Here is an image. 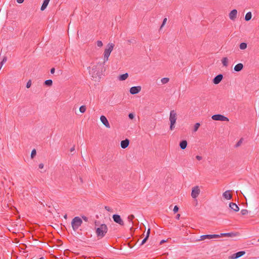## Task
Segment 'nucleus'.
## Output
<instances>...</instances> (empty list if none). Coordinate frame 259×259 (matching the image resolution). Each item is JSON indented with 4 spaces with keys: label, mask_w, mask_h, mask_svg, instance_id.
I'll use <instances>...</instances> for the list:
<instances>
[{
    "label": "nucleus",
    "mask_w": 259,
    "mask_h": 259,
    "mask_svg": "<svg viewBox=\"0 0 259 259\" xmlns=\"http://www.w3.org/2000/svg\"><path fill=\"white\" fill-rule=\"evenodd\" d=\"M108 228L106 224H101L99 227L97 228L96 230V233L97 237L101 239L105 236L106 233L107 232Z\"/></svg>",
    "instance_id": "f257e3e1"
},
{
    "label": "nucleus",
    "mask_w": 259,
    "mask_h": 259,
    "mask_svg": "<svg viewBox=\"0 0 259 259\" xmlns=\"http://www.w3.org/2000/svg\"><path fill=\"white\" fill-rule=\"evenodd\" d=\"M169 119L170 121L169 128L171 131H172L175 127V124L177 119V113L175 110H172L170 111Z\"/></svg>",
    "instance_id": "f03ea898"
},
{
    "label": "nucleus",
    "mask_w": 259,
    "mask_h": 259,
    "mask_svg": "<svg viewBox=\"0 0 259 259\" xmlns=\"http://www.w3.org/2000/svg\"><path fill=\"white\" fill-rule=\"evenodd\" d=\"M82 223V220L78 217H75L71 222V225L74 231H76Z\"/></svg>",
    "instance_id": "7ed1b4c3"
},
{
    "label": "nucleus",
    "mask_w": 259,
    "mask_h": 259,
    "mask_svg": "<svg viewBox=\"0 0 259 259\" xmlns=\"http://www.w3.org/2000/svg\"><path fill=\"white\" fill-rule=\"evenodd\" d=\"M114 45L112 43H109L107 45V48L105 49L104 52V62L108 60V58L110 55L111 52L113 49Z\"/></svg>",
    "instance_id": "20e7f679"
},
{
    "label": "nucleus",
    "mask_w": 259,
    "mask_h": 259,
    "mask_svg": "<svg viewBox=\"0 0 259 259\" xmlns=\"http://www.w3.org/2000/svg\"><path fill=\"white\" fill-rule=\"evenodd\" d=\"M211 118L214 120H218V121H229V119L221 114H215L212 116Z\"/></svg>",
    "instance_id": "39448f33"
},
{
    "label": "nucleus",
    "mask_w": 259,
    "mask_h": 259,
    "mask_svg": "<svg viewBox=\"0 0 259 259\" xmlns=\"http://www.w3.org/2000/svg\"><path fill=\"white\" fill-rule=\"evenodd\" d=\"M113 220L114 222L118 224L120 226H124V223L123 221L121 219L120 216L119 214H115L112 216Z\"/></svg>",
    "instance_id": "423d86ee"
},
{
    "label": "nucleus",
    "mask_w": 259,
    "mask_h": 259,
    "mask_svg": "<svg viewBox=\"0 0 259 259\" xmlns=\"http://www.w3.org/2000/svg\"><path fill=\"white\" fill-rule=\"evenodd\" d=\"M200 190L198 186H195L192 188L191 196L193 198H197L200 194Z\"/></svg>",
    "instance_id": "0eeeda50"
},
{
    "label": "nucleus",
    "mask_w": 259,
    "mask_h": 259,
    "mask_svg": "<svg viewBox=\"0 0 259 259\" xmlns=\"http://www.w3.org/2000/svg\"><path fill=\"white\" fill-rule=\"evenodd\" d=\"M245 252L244 251H238L236 253L233 254L232 255L229 256V259H236L238 258L244 254H245Z\"/></svg>",
    "instance_id": "6e6552de"
},
{
    "label": "nucleus",
    "mask_w": 259,
    "mask_h": 259,
    "mask_svg": "<svg viewBox=\"0 0 259 259\" xmlns=\"http://www.w3.org/2000/svg\"><path fill=\"white\" fill-rule=\"evenodd\" d=\"M219 236L218 234H213V235H203L200 236V239L199 240H204L206 239H211L213 238H218Z\"/></svg>",
    "instance_id": "1a4fd4ad"
},
{
    "label": "nucleus",
    "mask_w": 259,
    "mask_h": 259,
    "mask_svg": "<svg viewBox=\"0 0 259 259\" xmlns=\"http://www.w3.org/2000/svg\"><path fill=\"white\" fill-rule=\"evenodd\" d=\"M141 90L140 86L133 87L130 90V92L132 95H135L139 93Z\"/></svg>",
    "instance_id": "9d476101"
},
{
    "label": "nucleus",
    "mask_w": 259,
    "mask_h": 259,
    "mask_svg": "<svg viewBox=\"0 0 259 259\" xmlns=\"http://www.w3.org/2000/svg\"><path fill=\"white\" fill-rule=\"evenodd\" d=\"M223 75L222 74H218L213 79V83L215 84H219L223 79Z\"/></svg>",
    "instance_id": "9b49d317"
},
{
    "label": "nucleus",
    "mask_w": 259,
    "mask_h": 259,
    "mask_svg": "<svg viewBox=\"0 0 259 259\" xmlns=\"http://www.w3.org/2000/svg\"><path fill=\"white\" fill-rule=\"evenodd\" d=\"M100 120L102 123L107 128H110V126L107 118L104 116L101 115L100 117Z\"/></svg>",
    "instance_id": "f8f14e48"
},
{
    "label": "nucleus",
    "mask_w": 259,
    "mask_h": 259,
    "mask_svg": "<svg viewBox=\"0 0 259 259\" xmlns=\"http://www.w3.org/2000/svg\"><path fill=\"white\" fill-rule=\"evenodd\" d=\"M236 235L237 233L233 232L221 233L220 235H218L219 238L221 237H233L236 236Z\"/></svg>",
    "instance_id": "ddd939ff"
},
{
    "label": "nucleus",
    "mask_w": 259,
    "mask_h": 259,
    "mask_svg": "<svg viewBox=\"0 0 259 259\" xmlns=\"http://www.w3.org/2000/svg\"><path fill=\"white\" fill-rule=\"evenodd\" d=\"M237 11L236 9L232 10L229 13V18L232 20H234L237 17Z\"/></svg>",
    "instance_id": "4468645a"
},
{
    "label": "nucleus",
    "mask_w": 259,
    "mask_h": 259,
    "mask_svg": "<svg viewBox=\"0 0 259 259\" xmlns=\"http://www.w3.org/2000/svg\"><path fill=\"white\" fill-rule=\"evenodd\" d=\"M129 144H130V141H129V140L126 139L124 140L121 141V143H120V146L122 148L125 149L128 146Z\"/></svg>",
    "instance_id": "2eb2a0df"
},
{
    "label": "nucleus",
    "mask_w": 259,
    "mask_h": 259,
    "mask_svg": "<svg viewBox=\"0 0 259 259\" xmlns=\"http://www.w3.org/2000/svg\"><path fill=\"white\" fill-rule=\"evenodd\" d=\"M223 196L225 199L227 200H230L232 198V194H231L230 191L229 190L226 191L225 192H224L223 194Z\"/></svg>",
    "instance_id": "dca6fc26"
},
{
    "label": "nucleus",
    "mask_w": 259,
    "mask_h": 259,
    "mask_svg": "<svg viewBox=\"0 0 259 259\" xmlns=\"http://www.w3.org/2000/svg\"><path fill=\"white\" fill-rule=\"evenodd\" d=\"M229 207L231 208V209H232V210L236 212L239 211V208L238 206V205L236 203L233 202H231L229 204Z\"/></svg>",
    "instance_id": "f3484780"
},
{
    "label": "nucleus",
    "mask_w": 259,
    "mask_h": 259,
    "mask_svg": "<svg viewBox=\"0 0 259 259\" xmlns=\"http://www.w3.org/2000/svg\"><path fill=\"white\" fill-rule=\"evenodd\" d=\"M243 68V65L242 63H238L234 67V70L236 72H239L241 71Z\"/></svg>",
    "instance_id": "a211bd4d"
},
{
    "label": "nucleus",
    "mask_w": 259,
    "mask_h": 259,
    "mask_svg": "<svg viewBox=\"0 0 259 259\" xmlns=\"http://www.w3.org/2000/svg\"><path fill=\"white\" fill-rule=\"evenodd\" d=\"M187 144L186 140H182L180 143V147L182 149L184 150L187 147Z\"/></svg>",
    "instance_id": "6ab92c4d"
},
{
    "label": "nucleus",
    "mask_w": 259,
    "mask_h": 259,
    "mask_svg": "<svg viewBox=\"0 0 259 259\" xmlns=\"http://www.w3.org/2000/svg\"><path fill=\"white\" fill-rule=\"evenodd\" d=\"M49 2L50 1L48 0H44V1L42 5H41V7L40 8V10L41 11H44L46 9L47 6L48 5Z\"/></svg>",
    "instance_id": "aec40b11"
},
{
    "label": "nucleus",
    "mask_w": 259,
    "mask_h": 259,
    "mask_svg": "<svg viewBox=\"0 0 259 259\" xmlns=\"http://www.w3.org/2000/svg\"><path fill=\"white\" fill-rule=\"evenodd\" d=\"M128 76V73H126L124 74H121L119 76L118 79L119 80L123 81L125 80Z\"/></svg>",
    "instance_id": "412c9836"
},
{
    "label": "nucleus",
    "mask_w": 259,
    "mask_h": 259,
    "mask_svg": "<svg viewBox=\"0 0 259 259\" xmlns=\"http://www.w3.org/2000/svg\"><path fill=\"white\" fill-rule=\"evenodd\" d=\"M134 218H135V216L133 214H131L130 215H128L127 217V220H128V222L130 223H132V225L131 226V229H132L133 228V227H132V226L133 225V220Z\"/></svg>",
    "instance_id": "4be33fe9"
},
{
    "label": "nucleus",
    "mask_w": 259,
    "mask_h": 259,
    "mask_svg": "<svg viewBox=\"0 0 259 259\" xmlns=\"http://www.w3.org/2000/svg\"><path fill=\"white\" fill-rule=\"evenodd\" d=\"M251 17H252L251 13L250 12H249L246 14L245 16V20L246 21H248L251 19Z\"/></svg>",
    "instance_id": "5701e85b"
},
{
    "label": "nucleus",
    "mask_w": 259,
    "mask_h": 259,
    "mask_svg": "<svg viewBox=\"0 0 259 259\" xmlns=\"http://www.w3.org/2000/svg\"><path fill=\"white\" fill-rule=\"evenodd\" d=\"M222 64L224 66H227L228 65V59L227 57H224L222 60Z\"/></svg>",
    "instance_id": "b1692460"
},
{
    "label": "nucleus",
    "mask_w": 259,
    "mask_h": 259,
    "mask_svg": "<svg viewBox=\"0 0 259 259\" xmlns=\"http://www.w3.org/2000/svg\"><path fill=\"white\" fill-rule=\"evenodd\" d=\"M44 84L48 87H51L53 84V81L51 79L47 80L45 81Z\"/></svg>",
    "instance_id": "393cba45"
},
{
    "label": "nucleus",
    "mask_w": 259,
    "mask_h": 259,
    "mask_svg": "<svg viewBox=\"0 0 259 259\" xmlns=\"http://www.w3.org/2000/svg\"><path fill=\"white\" fill-rule=\"evenodd\" d=\"M247 45L245 42H242L239 45V48L241 50H245L247 48Z\"/></svg>",
    "instance_id": "a878e982"
},
{
    "label": "nucleus",
    "mask_w": 259,
    "mask_h": 259,
    "mask_svg": "<svg viewBox=\"0 0 259 259\" xmlns=\"http://www.w3.org/2000/svg\"><path fill=\"white\" fill-rule=\"evenodd\" d=\"M169 79L168 77H164L161 79V81L162 84H165V83H167L169 81Z\"/></svg>",
    "instance_id": "bb28decb"
},
{
    "label": "nucleus",
    "mask_w": 259,
    "mask_h": 259,
    "mask_svg": "<svg viewBox=\"0 0 259 259\" xmlns=\"http://www.w3.org/2000/svg\"><path fill=\"white\" fill-rule=\"evenodd\" d=\"M200 126V124L199 123L197 122V123H195L194 125V126L193 131L194 132H196L198 130V129L199 128Z\"/></svg>",
    "instance_id": "cd10ccee"
},
{
    "label": "nucleus",
    "mask_w": 259,
    "mask_h": 259,
    "mask_svg": "<svg viewBox=\"0 0 259 259\" xmlns=\"http://www.w3.org/2000/svg\"><path fill=\"white\" fill-rule=\"evenodd\" d=\"M85 110H86V107H85V106L82 105V106H81L80 107V108H79V111L81 113H83L85 112Z\"/></svg>",
    "instance_id": "c85d7f7f"
},
{
    "label": "nucleus",
    "mask_w": 259,
    "mask_h": 259,
    "mask_svg": "<svg viewBox=\"0 0 259 259\" xmlns=\"http://www.w3.org/2000/svg\"><path fill=\"white\" fill-rule=\"evenodd\" d=\"M2 58V61L1 62V63H2L3 64H4V63H5L7 60V58L6 56H3L2 57L1 56V54L0 55V59Z\"/></svg>",
    "instance_id": "c756f323"
},
{
    "label": "nucleus",
    "mask_w": 259,
    "mask_h": 259,
    "mask_svg": "<svg viewBox=\"0 0 259 259\" xmlns=\"http://www.w3.org/2000/svg\"><path fill=\"white\" fill-rule=\"evenodd\" d=\"M36 155V151L35 149H33L31 153V158H33Z\"/></svg>",
    "instance_id": "7c9ffc66"
},
{
    "label": "nucleus",
    "mask_w": 259,
    "mask_h": 259,
    "mask_svg": "<svg viewBox=\"0 0 259 259\" xmlns=\"http://www.w3.org/2000/svg\"><path fill=\"white\" fill-rule=\"evenodd\" d=\"M243 139L241 138L239 141L237 143V144L235 145V147H239L242 143Z\"/></svg>",
    "instance_id": "2f4dec72"
},
{
    "label": "nucleus",
    "mask_w": 259,
    "mask_h": 259,
    "mask_svg": "<svg viewBox=\"0 0 259 259\" xmlns=\"http://www.w3.org/2000/svg\"><path fill=\"white\" fill-rule=\"evenodd\" d=\"M241 213L243 215H246L248 213V210L247 209H242L241 210Z\"/></svg>",
    "instance_id": "473e14b6"
},
{
    "label": "nucleus",
    "mask_w": 259,
    "mask_h": 259,
    "mask_svg": "<svg viewBox=\"0 0 259 259\" xmlns=\"http://www.w3.org/2000/svg\"><path fill=\"white\" fill-rule=\"evenodd\" d=\"M166 21H167V18H165L163 20V22H162V23L160 26V29H161L163 26L164 25H165V23L166 22Z\"/></svg>",
    "instance_id": "72a5a7b5"
},
{
    "label": "nucleus",
    "mask_w": 259,
    "mask_h": 259,
    "mask_svg": "<svg viewBox=\"0 0 259 259\" xmlns=\"http://www.w3.org/2000/svg\"><path fill=\"white\" fill-rule=\"evenodd\" d=\"M97 45L98 47H101L103 46V43L101 40H98L97 41Z\"/></svg>",
    "instance_id": "f704fd0d"
},
{
    "label": "nucleus",
    "mask_w": 259,
    "mask_h": 259,
    "mask_svg": "<svg viewBox=\"0 0 259 259\" xmlns=\"http://www.w3.org/2000/svg\"><path fill=\"white\" fill-rule=\"evenodd\" d=\"M104 208H105V209L107 211H109V212H112V208H111L110 207H109V206H105L104 207Z\"/></svg>",
    "instance_id": "c9c22d12"
},
{
    "label": "nucleus",
    "mask_w": 259,
    "mask_h": 259,
    "mask_svg": "<svg viewBox=\"0 0 259 259\" xmlns=\"http://www.w3.org/2000/svg\"><path fill=\"white\" fill-rule=\"evenodd\" d=\"M31 85V80H29L26 84V88H29Z\"/></svg>",
    "instance_id": "e433bc0d"
},
{
    "label": "nucleus",
    "mask_w": 259,
    "mask_h": 259,
    "mask_svg": "<svg viewBox=\"0 0 259 259\" xmlns=\"http://www.w3.org/2000/svg\"><path fill=\"white\" fill-rule=\"evenodd\" d=\"M179 207L177 205H175L173 209L174 213L177 212L179 211Z\"/></svg>",
    "instance_id": "4c0bfd02"
},
{
    "label": "nucleus",
    "mask_w": 259,
    "mask_h": 259,
    "mask_svg": "<svg viewBox=\"0 0 259 259\" xmlns=\"http://www.w3.org/2000/svg\"><path fill=\"white\" fill-rule=\"evenodd\" d=\"M148 238H147L146 236L145 237V238L142 240L141 243V245H143L144 244V243H145L146 242V241H147Z\"/></svg>",
    "instance_id": "58836bf2"
},
{
    "label": "nucleus",
    "mask_w": 259,
    "mask_h": 259,
    "mask_svg": "<svg viewBox=\"0 0 259 259\" xmlns=\"http://www.w3.org/2000/svg\"><path fill=\"white\" fill-rule=\"evenodd\" d=\"M134 117L135 115L133 113H131L128 114V117L131 119H133L134 118Z\"/></svg>",
    "instance_id": "ea45409f"
},
{
    "label": "nucleus",
    "mask_w": 259,
    "mask_h": 259,
    "mask_svg": "<svg viewBox=\"0 0 259 259\" xmlns=\"http://www.w3.org/2000/svg\"><path fill=\"white\" fill-rule=\"evenodd\" d=\"M150 229H148V230H147V233H146V237L147 238H149V235H150Z\"/></svg>",
    "instance_id": "a19ab883"
},
{
    "label": "nucleus",
    "mask_w": 259,
    "mask_h": 259,
    "mask_svg": "<svg viewBox=\"0 0 259 259\" xmlns=\"http://www.w3.org/2000/svg\"><path fill=\"white\" fill-rule=\"evenodd\" d=\"M82 219L86 222H88V218L85 216H82Z\"/></svg>",
    "instance_id": "79ce46f5"
},
{
    "label": "nucleus",
    "mask_w": 259,
    "mask_h": 259,
    "mask_svg": "<svg viewBox=\"0 0 259 259\" xmlns=\"http://www.w3.org/2000/svg\"><path fill=\"white\" fill-rule=\"evenodd\" d=\"M196 158L198 160H201L202 159V157L200 156H199V155H197L196 156Z\"/></svg>",
    "instance_id": "37998d69"
},
{
    "label": "nucleus",
    "mask_w": 259,
    "mask_h": 259,
    "mask_svg": "<svg viewBox=\"0 0 259 259\" xmlns=\"http://www.w3.org/2000/svg\"><path fill=\"white\" fill-rule=\"evenodd\" d=\"M55 71V69L54 68H52L51 69L50 72L51 74H54Z\"/></svg>",
    "instance_id": "c03bdc74"
},
{
    "label": "nucleus",
    "mask_w": 259,
    "mask_h": 259,
    "mask_svg": "<svg viewBox=\"0 0 259 259\" xmlns=\"http://www.w3.org/2000/svg\"><path fill=\"white\" fill-rule=\"evenodd\" d=\"M44 164L43 163H40L39 165H38V167L39 168H40V169H42L43 167H44Z\"/></svg>",
    "instance_id": "a18cd8bd"
},
{
    "label": "nucleus",
    "mask_w": 259,
    "mask_h": 259,
    "mask_svg": "<svg viewBox=\"0 0 259 259\" xmlns=\"http://www.w3.org/2000/svg\"><path fill=\"white\" fill-rule=\"evenodd\" d=\"M75 150V146H73L70 150V152H72Z\"/></svg>",
    "instance_id": "49530a36"
},
{
    "label": "nucleus",
    "mask_w": 259,
    "mask_h": 259,
    "mask_svg": "<svg viewBox=\"0 0 259 259\" xmlns=\"http://www.w3.org/2000/svg\"><path fill=\"white\" fill-rule=\"evenodd\" d=\"M24 0H17V3L21 4L24 2Z\"/></svg>",
    "instance_id": "de8ad7c7"
},
{
    "label": "nucleus",
    "mask_w": 259,
    "mask_h": 259,
    "mask_svg": "<svg viewBox=\"0 0 259 259\" xmlns=\"http://www.w3.org/2000/svg\"><path fill=\"white\" fill-rule=\"evenodd\" d=\"M180 214H177L176 217V219H177V220H179L180 219Z\"/></svg>",
    "instance_id": "09e8293b"
},
{
    "label": "nucleus",
    "mask_w": 259,
    "mask_h": 259,
    "mask_svg": "<svg viewBox=\"0 0 259 259\" xmlns=\"http://www.w3.org/2000/svg\"><path fill=\"white\" fill-rule=\"evenodd\" d=\"M166 242V240H162L160 242V244H163V243L165 242Z\"/></svg>",
    "instance_id": "8fccbe9b"
},
{
    "label": "nucleus",
    "mask_w": 259,
    "mask_h": 259,
    "mask_svg": "<svg viewBox=\"0 0 259 259\" xmlns=\"http://www.w3.org/2000/svg\"><path fill=\"white\" fill-rule=\"evenodd\" d=\"M98 223V222H96V221L95 222V226H98V225L97 224V223Z\"/></svg>",
    "instance_id": "3c124183"
},
{
    "label": "nucleus",
    "mask_w": 259,
    "mask_h": 259,
    "mask_svg": "<svg viewBox=\"0 0 259 259\" xmlns=\"http://www.w3.org/2000/svg\"><path fill=\"white\" fill-rule=\"evenodd\" d=\"M80 180L81 183L83 182L82 179L81 178H80Z\"/></svg>",
    "instance_id": "603ef678"
},
{
    "label": "nucleus",
    "mask_w": 259,
    "mask_h": 259,
    "mask_svg": "<svg viewBox=\"0 0 259 259\" xmlns=\"http://www.w3.org/2000/svg\"><path fill=\"white\" fill-rule=\"evenodd\" d=\"M64 218H65V219H66V218H67V214H65V215H64Z\"/></svg>",
    "instance_id": "864d4df0"
},
{
    "label": "nucleus",
    "mask_w": 259,
    "mask_h": 259,
    "mask_svg": "<svg viewBox=\"0 0 259 259\" xmlns=\"http://www.w3.org/2000/svg\"><path fill=\"white\" fill-rule=\"evenodd\" d=\"M48 211L52 213V211L51 210H49Z\"/></svg>",
    "instance_id": "5fc2aeb1"
},
{
    "label": "nucleus",
    "mask_w": 259,
    "mask_h": 259,
    "mask_svg": "<svg viewBox=\"0 0 259 259\" xmlns=\"http://www.w3.org/2000/svg\"><path fill=\"white\" fill-rule=\"evenodd\" d=\"M92 77H95V76H94V75L93 73L92 74Z\"/></svg>",
    "instance_id": "6e6d98bb"
},
{
    "label": "nucleus",
    "mask_w": 259,
    "mask_h": 259,
    "mask_svg": "<svg viewBox=\"0 0 259 259\" xmlns=\"http://www.w3.org/2000/svg\"><path fill=\"white\" fill-rule=\"evenodd\" d=\"M49 207L50 209H51V207L50 206H49Z\"/></svg>",
    "instance_id": "4d7b16f0"
},
{
    "label": "nucleus",
    "mask_w": 259,
    "mask_h": 259,
    "mask_svg": "<svg viewBox=\"0 0 259 259\" xmlns=\"http://www.w3.org/2000/svg\"><path fill=\"white\" fill-rule=\"evenodd\" d=\"M49 207L50 209H51V207L50 206H49Z\"/></svg>",
    "instance_id": "13d9d810"
},
{
    "label": "nucleus",
    "mask_w": 259,
    "mask_h": 259,
    "mask_svg": "<svg viewBox=\"0 0 259 259\" xmlns=\"http://www.w3.org/2000/svg\"><path fill=\"white\" fill-rule=\"evenodd\" d=\"M258 241L259 242V239H258Z\"/></svg>",
    "instance_id": "bf43d9fd"
}]
</instances>
